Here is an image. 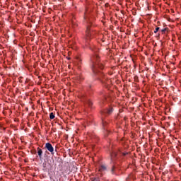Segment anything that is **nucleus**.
<instances>
[{
  "label": "nucleus",
  "instance_id": "f8f14e48",
  "mask_svg": "<svg viewBox=\"0 0 181 181\" xmlns=\"http://www.w3.org/2000/svg\"><path fill=\"white\" fill-rule=\"evenodd\" d=\"M112 172H114V168H112Z\"/></svg>",
  "mask_w": 181,
  "mask_h": 181
},
{
  "label": "nucleus",
  "instance_id": "9b49d317",
  "mask_svg": "<svg viewBox=\"0 0 181 181\" xmlns=\"http://www.w3.org/2000/svg\"><path fill=\"white\" fill-rule=\"evenodd\" d=\"M161 32H166V28H164V29H163L162 30H161Z\"/></svg>",
  "mask_w": 181,
  "mask_h": 181
},
{
  "label": "nucleus",
  "instance_id": "f257e3e1",
  "mask_svg": "<svg viewBox=\"0 0 181 181\" xmlns=\"http://www.w3.org/2000/svg\"><path fill=\"white\" fill-rule=\"evenodd\" d=\"M100 69L101 70H103V69H104V65L101 63H100V57L98 56H95L94 57V59L93 62V73H95V71H97V69Z\"/></svg>",
  "mask_w": 181,
  "mask_h": 181
},
{
  "label": "nucleus",
  "instance_id": "39448f33",
  "mask_svg": "<svg viewBox=\"0 0 181 181\" xmlns=\"http://www.w3.org/2000/svg\"><path fill=\"white\" fill-rule=\"evenodd\" d=\"M104 170H107V167H105L104 165H102L99 168V172H104Z\"/></svg>",
  "mask_w": 181,
  "mask_h": 181
},
{
  "label": "nucleus",
  "instance_id": "ddd939ff",
  "mask_svg": "<svg viewBox=\"0 0 181 181\" xmlns=\"http://www.w3.org/2000/svg\"><path fill=\"white\" fill-rule=\"evenodd\" d=\"M78 62H80V59H78Z\"/></svg>",
  "mask_w": 181,
  "mask_h": 181
},
{
  "label": "nucleus",
  "instance_id": "6e6552de",
  "mask_svg": "<svg viewBox=\"0 0 181 181\" xmlns=\"http://www.w3.org/2000/svg\"><path fill=\"white\" fill-rule=\"evenodd\" d=\"M159 30V27H157L154 31V33H158V31Z\"/></svg>",
  "mask_w": 181,
  "mask_h": 181
},
{
  "label": "nucleus",
  "instance_id": "7ed1b4c3",
  "mask_svg": "<svg viewBox=\"0 0 181 181\" xmlns=\"http://www.w3.org/2000/svg\"><path fill=\"white\" fill-rule=\"evenodd\" d=\"M86 40H88V39L91 37V29H90V27H87V29L86 31Z\"/></svg>",
  "mask_w": 181,
  "mask_h": 181
},
{
  "label": "nucleus",
  "instance_id": "1a4fd4ad",
  "mask_svg": "<svg viewBox=\"0 0 181 181\" xmlns=\"http://www.w3.org/2000/svg\"><path fill=\"white\" fill-rule=\"evenodd\" d=\"M88 104L89 107H91V105H93V103H91V101H88Z\"/></svg>",
  "mask_w": 181,
  "mask_h": 181
},
{
  "label": "nucleus",
  "instance_id": "f03ea898",
  "mask_svg": "<svg viewBox=\"0 0 181 181\" xmlns=\"http://www.w3.org/2000/svg\"><path fill=\"white\" fill-rule=\"evenodd\" d=\"M45 148L53 155V152H54V148H53V146L50 143H47L45 144Z\"/></svg>",
  "mask_w": 181,
  "mask_h": 181
},
{
  "label": "nucleus",
  "instance_id": "0eeeda50",
  "mask_svg": "<svg viewBox=\"0 0 181 181\" xmlns=\"http://www.w3.org/2000/svg\"><path fill=\"white\" fill-rule=\"evenodd\" d=\"M105 112H107V114H111V112H112V108H109L108 110H107V111H105Z\"/></svg>",
  "mask_w": 181,
  "mask_h": 181
},
{
  "label": "nucleus",
  "instance_id": "9d476101",
  "mask_svg": "<svg viewBox=\"0 0 181 181\" xmlns=\"http://www.w3.org/2000/svg\"><path fill=\"white\" fill-rule=\"evenodd\" d=\"M81 78L80 76L76 77V80H81Z\"/></svg>",
  "mask_w": 181,
  "mask_h": 181
},
{
  "label": "nucleus",
  "instance_id": "20e7f679",
  "mask_svg": "<svg viewBox=\"0 0 181 181\" xmlns=\"http://www.w3.org/2000/svg\"><path fill=\"white\" fill-rule=\"evenodd\" d=\"M43 153V151L40 148H37V154L39 156V158H42V155Z\"/></svg>",
  "mask_w": 181,
  "mask_h": 181
},
{
  "label": "nucleus",
  "instance_id": "423d86ee",
  "mask_svg": "<svg viewBox=\"0 0 181 181\" xmlns=\"http://www.w3.org/2000/svg\"><path fill=\"white\" fill-rule=\"evenodd\" d=\"M50 119H54V113L51 112L49 115Z\"/></svg>",
  "mask_w": 181,
  "mask_h": 181
}]
</instances>
